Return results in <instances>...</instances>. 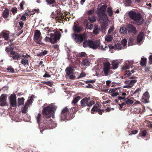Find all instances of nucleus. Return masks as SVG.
Returning <instances> with one entry per match:
<instances>
[{"label": "nucleus", "instance_id": "obj_26", "mask_svg": "<svg viewBox=\"0 0 152 152\" xmlns=\"http://www.w3.org/2000/svg\"><path fill=\"white\" fill-rule=\"evenodd\" d=\"M24 99L22 97L18 99V107L20 106L23 105L24 103Z\"/></svg>", "mask_w": 152, "mask_h": 152}, {"label": "nucleus", "instance_id": "obj_38", "mask_svg": "<svg viewBox=\"0 0 152 152\" xmlns=\"http://www.w3.org/2000/svg\"><path fill=\"white\" fill-rule=\"evenodd\" d=\"M9 56L10 57H12L13 59L14 60H18L20 59L21 56L20 55H14L12 56Z\"/></svg>", "mask_w": 152, "mask_h": 152}, {"label": "nucleus", "instance_id": "obj_40", "mask_svg": "<svg viewBox=\"0 0 152 152\" xmlns=\"http://www.w3.org/2000/svg\"><path fill=\"white\" fill-rule=\"evenodd\" d=\"M137 82V80H132L130 81H127L128 84H129L130 85H132V87L133 85Z\"/></svg>", "mask_w": 152, "mask_h": 152}, {"label": "nucleus", "instance_id": "obj_24", "mask_svg": "<svg viewBox=\"0 0 152 152\" xmlns=\"http://www.w3.org/2000/svg\"><path fill=\"white\" fill-rule=\"evenodd\" d=\"M119 31L121 34H126L127 32H128L127 26V28L124 27H121Z\"/></svg>", "mask_w": 152, "mask_h": 152}, {"label": "nucleus", "instance_id": "obj_53", "mask_svg": "<svg viewBox=\"0 0 152 152\" xmlns=\"http://www.w3.org/2000/svg\"><path fill=\"white\" fill-rule=\"evenodd\" d=\"M24 4V2L23 1H22L20 4V9L21 10H23V5Z\"/></svg>", "mask_w": 152, "mask_h": 152}, {"label": "nucleus", "instance_id": "obj_29", "mask_svg": "<svg viewBox=\"0 0 152 152\" xmlns=\"http://www.w3.org/2000/svg\"><path fill=\"white\" fill-rule=\"evenodd\" d=\"M134 39L132 37H130L129 39L128 46H131L133 45V42L134 41Z\"/></svg>", "mask_w": 152, "mask_h": 152}, {"label": "nucleus", "instance_id": "obj_64", "mask_svg": "<svg viewBox=\"0 0 152 152\" xmlns=\"http://www.w3.org/2000/svg\"><path fill=\"white\" fill-rule=\"evenodd\" d=\"M149 59L150 63V64H152V55L150 56Z\"/></svg>", "mask_w": 152, "mask_h": 152}, {"label": "nucleus", "instance_id": "obj_59", "mask_svg": "<svg viewBox=\"0 0 152 152\" xmlns=\"http://www.w3.org/2000/svg\"><path fill=\"white\" fill-rule=\"evenodd\" d=\"M104 111L100 109H98L97 111H97L98 112V113L100 115H102V112Z\"/></svg>", "mask_w": 152, "mask_h": 152}, {"label": "nucleus", "instance_id": "obj_9", "mask_svg": "<svg viewBox=\"0 0 152 152\" xmlns=\"http://www.w3.org/2000/svg\"><path fill=\"white\" fill-rule=\"evenodd\" d=\"M9 101L12 107L17 106V101L16 95L15 94H12L9 97Z\"/></svg>", "mask_w": 152, "mask_h": 152}, {"label": "nucleus", "instance_id": "obj_11", "mask_svg": "<svg viewBox=\"0 0 152 152\" xmlns=\"http://www.w3.org/2000/svg\"><path fill=\"white\" fill-rule=\"evenodd\" d=\"M103 72L106 76H107L110 69V64L107 62L104 63Z\"/></svg>", "mask_w": 152, "mask_h": 152}, {"label": "nucleus", "instance_id": "obj_6", "mask_svg": "<svg viewBox=\"0 0 152 152\" xmlns=\"http://www.w3.org/2000/svg\"><path fill=\"white\" fill-rule=\"evenodd\" d=\"M81 106L83 107L88 106H91L95 104V102L93 100H91L90 98L85 97L82 99L80 101Z\"/></svg>", "mask_w": 152, "mask_h": 152}, {"label": "nucleus", "instance_id": "obj_20", "mask_svg": "<svg viewBox=\"0 0 152 152\" xmlns=\"http://www.w3.org/2000/svg\"><path fill=\"white\" fill-rule=\"evenodd\" d=\"M9 15V10L7 9H5L2 14V16L4 18H7Z\"/></svg>", "mask_w": 152, "mask_h": 152}, {"label": "nucleus", "instance_id": "obj_46", "mask_svg": "<svg viewBox=\"0 0 152 152\" xmlns=\"http://www.w3.org/2000/svg\"><path fill=\"white\" fill-rule=\"evenodd\" d=\"M115 48L116 49L120 50L121 49L122 46L120 44L118 43L115 45Z\"/></svg>", "mask_w": 152, "mask_h": 152}, {"label": "nucleus", "instance_id": "obj_8", "mask_svg": "<svg viewBox=\"0 0 152 152\" xmlns=\"http://www.w3.org/2000/svg\"><path fill=\"white\" fill-rule=\"evenodd\" d=\"M104 18H98V21L100 23H102L101 25L102 30L103 32L105 31L106 29V27L108 26L109 19L107 18V20H104Z\"/></svg>", "mask_w": 152, "mask_h": 152}, {"label": "nucleus", "instance_id": "obj_7", "mask_svg": "<svg viewBox=\"0 0 152 152\" xmlns=\"http://www.w3.org/2000/svg\"><path fill=\"white\" fill-rule=\"evenodd\" d=\"M61 37V34L60 32L57 31L55 33L50 34V39L51 43L54 44L57 42V40H58Z\"/></svg>", "mask_w": 152, "mask_h": 152}, {"label": "nucleus", "instance_id": "obj_47", "mask_svg": "<svg viewBox=\"0 0 152 152\" xmlns=\"http://www.w3.org/2000/svg\"><path fill=\"white\" fill-rule=\"evenodd\" d=\"M21 63L23 65L27 64L28 63V61L27 59H23L21 60Z\"/></svg>", "mask_w": 152, "mask_h": 152}, {"label": "nucleus", "instance_id": "obj_14", "mask_svg": "<svg viewBox=\"0 0 152 152\" xmlns=\"http://www.w3.org/2000/svg\"><path fill=\"white\" fill-rule=\"evenodd\" d=\"M7 95L2 94L0 96V105L1 106H4L6 104V100Z\"/></svg>", "mask_w": 152, "mask_h": 152}, {"label": "nucleus", "instance_id": "obj_45", "mask_svg": "<svg viewBox=\"0 0 152 152\" xmlns=\"http://www.w3.org/2000/svg\"><path fill=\"white\" fill-rule=\"evenodd\" d=\"M127 40L126 39H123L121 41V43L123 47H125L126 45Z\"/></svg>", "mask_w": 152, "mask_h": 152}, {"label": "nucleus", "instance_id": "obj_52", "mask_svg": "<svg viewBox=\"0 0 152 152\" xmlns=\"http://www.w3.org/2000/svg\"><path fill=\"white\" fill-rule=\"evenodd\" d=\"M45 40L46 42H50L51 43V40L50 39V37H46L45 38Z\"/></svg>", "mask_w": 152, "mask_h": 152}, {"label": "nucleus", "instance_id": "obj_43", "mask_svg": "<svg viewBox=\"0 0 152 152\" xmlns=\"http://www.w3.org/2000/svg\"><path fill=\"white\" fill-rule=\"evenodd\" d=\"M126 103L127 104H132L133 103V101L129 99L126 98Z\"/></svg>", "mask_w": 152, "mask_h": 152}, {"label": "nucleus", "instance_id": "obj_21", "mask_svg": "<svg viewBox=\"0 0 152 152\" xmlns=\"http://www.w3.org/2000/svg\"><path fill=\"white\" fill-rule=\"evenodd\" d=\"M66 72V74L67 75H69L72 74L74 71V70L73 68L71 67H67L65 70Z\"/></svg>", "mask_w": 152, "mask_h": 152}, {"label": "nucleus", "instance_id": "obj_30", "mask_svg": "<svg viewBox=\"0 0 152 152\" xmlns=\"http://www.w3.org/2000/svg\"><path fill=\"white\" fill-rule=\"evenodd\" d=\"M147 59L145 58H142L140 63L141 65L143 66L145 65L146 63Z\"/></svg>", "mask_w": 152, "mask_h": 152}, {"label": "nucleus", "instance_id": "obj_56", "mask_svg": "<svg viewBox=\"0 0 152 152\" xmlns=\"http://www.w3.org/2000/svg\"><path fill=\"white\" fill-rule=\"evenodd\" d=\"M146 133V131L145 130H144L142 132V136L145 137V136Z\"/></svg>", "mask_w": 152, "mask_h": 152}, {"label": "nucleus", "instance_id": "obj_34", "mask_svg": "<svg viewBox=\"0 0 152 152\" xmlns=\"http://www.w3.org/2000/svg\"><path fill=\"white\" fill-rule=\"evenodd\" d=\"M81 97L80 96H76L72 101V103L75 105L78 102V100L81 99Z\"/></svg>", "mask_w": 152, "mask_h": 152}, {"label": "nucleus", "instance_id": "obj_18", "mask_svg": "<svg viewBox=\"0 0 152 152\" xmlns=\"http://www.w3.org/2000/svg\"><path fill=\"white\" fill-rule=\"evenodd\" d=\"M118 65L119 63L117 61L113 60L112 62V69L114 70L116 69L118 67Z\"/></svg>", "mask_w": 152, "mask_h": 152}, {"label": "nucleus", "instance_id": "obj_62", "mask_svg": "<svg viewBox=\"0 0 152 152\" xmlns=\"http://www.w3.org/2000/svg\"><path fill=\"white\" fill-rule=\"evenodd\" d=\"M75 77V76L73 75H70L69 76V78L70 79H74Z\"/></svg>", "mask_w": 152, "mask_h": 152}, {"label": "nucleus", "instance_id": "obj_41", "mask_svg": "<svg viewBox=\"0 0 152 152\" xmlns=\"http://www.w3.org/2000/svg\"><path fill=\"white\" fill-rule=\"evenodd\" d=\"M86 26L87 29L91 30L93 28V26L92 24L88 23L86 24Z\"/></svg>", "mask_w": 152, "mask_h": 152}, {"label": "nucleus", "instance_id": "obj_1", "mask_svg": "<svg viewBox=\"0 0 152 152\" xmlns=\"http://www.w3.org/2000/svg\"><path fill=\"white\" fill-rule=\"evenodd\" d=\"M57 108V107L52 104L43 108L42 114L45 117L44 123L46 129H53L56 126V123L52 121L50 118L54 117L55 111Z\"/></svg>", "mask_w": 152, "mask_h": 152}, {"label": "nucleus", "instance_id": "obj_17", "mask_svg": "<svg viewBox=\"0 0 152 152\" xmlns=\"http://www.w3.org/2000/svg\"><path fill=\"white\" fill-rule=\"evenodd\" d=\"M144 35V34L141 31L139 33L137 37V41L138 43H140L142 41Z\"/></svg>", "mask_w": 152, "mask_h": 152}, {"label": "nucleus", "instance_id": "obj_33", "mask_svg": "<svg viewBox=\"0 0 152 152\" xmlns=\"http://www.w3.org/2000/svg\"><path fill=\"white\" fill-rule=\"evenodd\" d=\"M29 106V105L26 103L24 106L22 110V112L23 113H25L28 111V108Z\"/></svg>", "mask_w": 152, "mask_h": 152}, {"label": "nucleus", "instance_id": "obj_23", "mask_svg": "<svg viewBox=\"0 0 152 152\" xmlns=\"http://www.w3.org/2000/svg\"><path fill=\"white\" fill-rule=\"evenodd\" d=\"M100 29L98 28V26L95 24L94 25V29L93 30V33L94 34L96 35L99 33Z\"/></svg>", "mask_w": 152, "mask_h": 152}, {"label": "nucleus", "instance_id": "obj_50", "mask_svg": "<svg viewBox=\"0 0 152 152\" xmlns=\"http://www.w3.org/2000/svg\"><path fill=\"white\" fill-rule=\"evenodd\" d=\"M114 28L113 26L110 27V28L108 30V34H110L114 30Z\"/></svg>", "mask_w": 152, "mask_h": 152}, {"label": "nucleus", "instance_id": "obj_31", "mask_svg": "<svg viewBox=\"0 0 152 152\" xmlns=\"http://www.w3.org/2000/svg\"><path fill=\"white\" fill-rule=\"evenodd\" d=\"M34 95H32L30 97L29 99L27 101V102L26 103L28 105L31 104L33 101V98L34 97Z\"/></svg>", "mask_w": 152, "mask_h": 152}, {"label": "nucleus", "instance_id": "obj_10", "mask_svg": "<svg viewBox=\"0 0 152 152\" xmlns=\"http://www.w3.org/2000/svg\"><path fill=\"white\" fill-rule=\"evenodd\" d=\"M69 110L66 107L64 108L61 112V120H68L67 115L68 114Z\"/></svg>", "mask_w": 152, "mask_h": 152}, {"label": "nucleus", "instance_id": "obj_13", "mask_svg": "<svg viewBox=\"0 0 152 152\" xmlns=\"http://www.w3.org/2000/svg\"><path fill=\"white\" fill-rule=\"evenodd\" d=\"M149 93L148 91H146L143 94L142 98L141 101L143 103H146L149 102L148 99H149Z\"/></svg>", "mask_w": 152, "mask_h": 152}, {"label": "nucleus", "instance_id": "obj_63", "mask_svg": "<svg viewBox=\"0 0 152 152\" xmlns=\"http://www.w3.org/2000/svg\"><path fill=\"white\" fill-rule=\"evenodd\" d=\"M19 24L20 25V27L22 28L23 27L24 23L22 21H20L19 22Z\"/></svg>", "mask_w": 152, "mask_h": 152}, {"label": "nucleus", "instance_id": "obj_12", "mask_svg": "<svg viewBox=\"0 0 152 152\" xmlns=\"http://www.w3.org/2000/svg\"><path fill=\"white\" fill-rule=\"evenodd\" d=\"M128 33H132L134 35H136L137 33V31L135 27L133 25L129 24L127 26Z\"/></svg>", "mask_w": 152, "mask_h": 152}, {"label": "nucleus", "instance_id": "obj_51", "mask_svg": "<svg viewBox=\"0 0 152 152\" xmlns=\"http://www.w3.org/2000/svg\"><path fill=\"white\" fill-rule=\"evenodd\" d=\"M55 0H46L47 3L49 4H51L54 3L55 1Z\"/></svg>", "mask_w": 152, "mask_h": 152}, {"label": "nucleus", "instance_id": "obj_44", "mask_svg": "<svg viewBox=\"0 0 152 152\" xmlns=\"http://www.w3.org/2000/svg\"><path fill=\"white\" fill-rule=\"evenodd\" d=\"M48 53V51L46 50H44L42 52L37 54L38 56H41L46 55Z\"/></svg>", "mask_w": 152, "mask_h": 152}, {"label": "nucleus", "instance_id": "obj_27", "mask_svg": "<svg viewBox=\"0 0 152 152\" xmlns=\"http://www.w3.org/2000/svg\"><path fill=\"white\" fill-rule=\"evenodd\" d=\"M89 61L86 59H84L82 62V64L84 66H88L89 65Z\"/></svg>", "mask_w": 152, "mask_h": 152}, {"label": "nucleus", "instance_id": "obj_15", "mask_svg": "<svg viewBox=\"0 0 152 152\" xmlns=\"http://www.w3.org/2000/svg\"><path fill=\"white\" fill-rule=\"evenodd\" d=\"M73 30L75 32L80 33L83 30V28L78 24H75L73 27Z\"/></svg>", "mask_w": 152, "mask_h": 152}, {"label": "nucleus", "instance_id": "obj_16", "mask_svg": "<svg viewBox=\"0 0 152 152\" xmlns=\"http://www.w3.org/2000/svg\"><path fill=\"white\" fill-rule=\"evenodd\" d=\"M2 37L6 41H8L9 38V32L7 31H3L1 33Z\"/></svg>", "mask_w": 152, "mask_h": 152}, {"label": "nucleus", "instance_id": "obj_25", "mask_svg": "<svg viewBox=\"0 0 152 152\" xmlns=\"http://www.w3.org/2000/svg\"><path fill=\"white\" fill-rule=\"evenodd\" d=\"M113 39L112 36L110 35H107L105 36V40L107 42H110L112 41Z\"/></svg>", "mask_w": 152, "mask_h": 152}, {"label": "nucleus", "instance_id": "obj_60", "mask_svg": "<svg viewBox=\"0 0 152 152\" xmlns=\"http://www.w3.org/2000/svg\"><path fill=\"white\" fill-rule=\"evenodd\" d=\"M26 19V16H24V15H23L20 18V19L22 20H25Z\"/></svg>", "mask_w": 152, "mask_h": 152}, {"label": "nucleus", "instance_id": "obj_54", "mask_svg": "<svg viewBox=\"0 0 152 152\" xmlns=\"http://www.w3.org/2000/svg\"><path fill=\"white\" fill-rule=\"evenodd\" d=\"M94 10H91L88 11V14L89 15H91L94 13Z\"/></svg>", "mask_w": 152, "mask_h": 152}, {"label": "nucleus", "instance_id": "obj_39", "mask_svg": "<svg viewBox=\"0 0 152 152\" xmlns=\"http://www.w3.org/2000/svg\"><path fill=\"white\" fill-rule=\"evenodd\" d=\"M45 120V119H44V120L43 121V126L42 125V124L41 125V123H40V125L41 126H42L41 128H40V132H41L42 133V131H43L44 129H46V128L45 126V125L44 124V120Z\"/></svg>", "mask_w": 152, "mask_h": 152}, {"label": "nucleus", "instance_id": "obj_37", "mask_svg": "<svg viewBox=\"0 0 152 152\" xmlns=\"http://www.w3.org/2000/svg\"><path fill=\"white\" fill-rule=\"evenodd\" d=\"M86 54L84 52H82L81 53H77L76 56L77 57H83L85 56Z\"/></svg>", "mask_w": 152, "mask_h": 152}, {"label": "nucleus", "instance_id": "obj_28", "mask_svg": "<svg viewBox=\"0 0 152 152\" xmlns=\"http://www.w3.org/2000/svg\"><path fill=\"white\" fill-rule=\"evenodd\" d=\"M99 43V44L98 46L96 45V49L98 48V49H101L102 50L104 51L105 50V48L103 47V46L102 45H100V41L99 40H96L95 41V43Z\"/></svg>", "mask_w": 152, "mask_h": 152}, {"label": "nucleus", "instance_id": "obj_48", "mask_svg": "<svg viewBox=\"0 0 152 152\" xmlns=\"http://www.w3.org/2000/svg\"><path fill=\"white\" fill-rule=\"evenodd\" d=\"M88 18L91 22H95L96 20V19L94 16H92L91 17H88Z\"/></svg>", "mask_w": 152, "mask_h": 152}, {"label": "nucleus", "instance_id": "obj_5", "mask_svg": "<svg viewBox=\"0 0 152 152\" xmlns=\"http://www.w3.org/2000/svg\"><path fill=\"white\" fill-rule=\"evenodd\" d=\"M83 43V46L84 48H86L88 46L89 47L93 49H96V45L98 46L99 43H95V41L91 40H84Z\"/></svg>", "mask_w": 152, "mask_h": 152}, {"label": "nucleus", "instance_id": "obj_58", "mask_svg": "<svg viewBox=\"0 0 152 152\" xmlns=\"http://www.w3.org/2000/svg\"><path fill=\"white\" fill-rule=\"evenodd\" d=\"M119 93L118 92H115L114 93H113L111 95V96H112L114 97V96H116L117 95H119Z\"/></svg>", "mask_w": 152, "mask_h": 152}, {"label": "nucleus", "instance_id": "obj_35", "mask_svg": "<svg viewBox=\"0 0 152 152\" xmlns=\"http://www.w3.org/2000/svg\"><path fill=\"white\" fill-rule=\"evenodd\" d=\"M107 12L108 15L111 16L113 15V11L112 8L111 7H108L107 9Z\"/></svg>", "mask_w": 152, "mask_h": 152}, {"label": "nucleus", "instance_id": "obj_4", "mask_svg": "<svg viewBox=\"0 0 152 152\" xmlns=\"http://www.w3.org/2000/svg\"><path fill=\"white\" fill-rule=\"evenodd\" d=\"M72 37L76 42L80 43L86 39L87 36L85 33L78 34L74 33L72 34Z\"/></svg>", "mask_w": 152, "mask_h": 152}, {"label": "nucleus", "instance_id": "obj_3", "mask_svg": "<svg viewBox=\"0 0 152 152\" xmlns=\"http://www.w3.org/2000/svg\"><path fill=\"white\" fill-rule=\"evenodd\" d=\"M107 6L105 5L101 6L99 8L97 9V14L98 18H104V20H107V16L105 13Z\"/></svg>", "mask_w": 152, "mask_h": 152}, {"label": "nucleus", "instance_id": "obj_61", "mask_svg": "<svg viewBox=\"0 0 152 152\" xmlns=\"http://www.w3.org/2000/svg\"><path fill=\"white\" fill-rule=\"evenodd\" d=\"M46 83L47 85L49 86H52L53 85V83L51 82L48 81V82H47Z\"/></svg>", "mask_w": 152, "mask_h": 152}, {"label": "nucleus", "instance_id": "obj_32", "mask_svg": "<svg viewBox=\"0 0 152 152\" xmlns=\"http://www.w3.org/2000/svg\"><path fill=\"white\" fill-rule=\"evenodd\" d=\"M98 107L99 104H96L94 105L91 110V113L92 114L94 113V112L96 111H97L98 110Z\"/></svg>", "mask_w": 152, "mask_h": 152}, {"label": "nucleus", "instance_id": "obj_42", "mask_svg": "<svg viewBox=\"0 0 152 152\" xmlns=\"http://www.w3.org/2000/svg\"><path fill=\"white\" fill-rule=\"evenodd\" d=\"M6 70L9 72L14 73L15 72L14 69L13 68L10 67H7L6 68Z\"/></svg>", "mask_w": 152, "mask_h": 152}, {"label": "nucleus", "instance_id": "obj_55", "mask_svg": "<svg viewBox=\"0 0 152 152\" xmlns=\"http://www.w3.org/2000/svg\"><path fill=\"white\" fill-rule=\"evenodd\" d=\"M86 74L84 72H82L80 73L79 76V78H81L83 77H84L86 76Z\"/></svg>", "mask_w": 152, "mask_h": 152}, {"label": "nucleus", "instance_id": "obj_22", "mask_svg": "<svg viewBox=\"0 0 152 152\" xmlns=\"http://www.w3.org/2000/svg\"><path fill=\"white\" fill-rule=\"evenodd\" d=\"M36 119L37 123L39 124V127L41 128L42 126L40 124V123L41 121L42 118V115L41 113H39L36 116Z\"/></svg>", "mask_w": 152, "mask_h": 152}, {"label": "nucleus", "instance_id": "obj_49", "mask_svg": "<svg viewBox=\"0 0 152 152\" xmlns=\"http://www.w3.org/2000/svg\"><path fill=\"white\" fill-rule=\"evenodd\" d=\"M12 12L15 14L17 12V9L16 7H13L11 9Z\"/></svg>", "mask_w": 152, "mask_h": 152}, {"label": "nucleus", "instance_id": "obj_2", "mask_svg": "<svg viewBox=\"0 0 152 152\" xmlns=\"http://www.w3.org/2000/svg\"><path fill=\"white\" fill-rule=\"evenodd\" d=\"M129 17L135 22L138 25H142L144 21L140 14L137 13L133 11H130L129 13Z\"/></svg>", "mask_w": 152, "mask_h": 152}, {"label": "nucleus", "instance_id": "obj_19", "mask_svg": "<svg viewBox=\"0 0 152 152\" xmlns=\"http://www.w3.org/2000/svg\"><path fill=\"white\" fill-rule=\"evenodd\" d=\"M41 33L40 31L38 30H36L34 35V39L37 40L40 38Z\"/></svg>", "mask_w": 152, "mask_h": 152}, {"label": "nucleus", "instance_id": "obj_57", "mask_svg": "<svg viewBox=\"0 0 152 152\" xmlns=\"http://www.w3.org/2000/svg\"><path fill=\"white\" fill-rule=\"evenodd\" d=\"M141 91V88H137L134 92L133 94H135L137 93H139Z\"/></svg>", "mask_w": 152, "mask_h": 152}, {"label": "nucleus", "instance_id": "obj_36", "mask_svg": "<svg viewBox=\"0 0 152 152\" xmlns=\"http://www.w3.org/2000/svg\"><path fill=\"white\" fill-rule=\"evenodd\" d=\"M131 66V65L128 64L127 63L125 64L122 68V70H125L126 69H129Z\"/></svg>", "mask_w": 152, "mask_h": 152}]
</instances>
